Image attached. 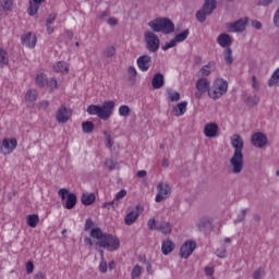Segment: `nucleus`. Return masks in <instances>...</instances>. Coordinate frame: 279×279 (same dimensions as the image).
<instances>
[{
    "label": "nucleus",
    "instance_id": "nucleus-50",
    "mask_svg": "<svg viewBox=\"0 0 279 279\" xmlns=\"http://www.w3.org/2000/svg\"><path fill=\"white\" fill-rule=\"evenodd\" d=\"M177 43H178V41H175V39L173 38V39H171L169 43H166V45H163V46L161 47V49H162L163 51H167V50H169V49H172V47H175Z\"/></svg>",
    "mask_w": 279,
    "mask_h": 279
},
{
    "label": "nucleus",
    "instance_id": "nucleus-58",
    "mask_svg": "<svg viewBox=\"0 0 279 279\" xmlns=\"http://www.w3.org/2000/svg\"><path fill=\"white\" fill-rule=\"evenodd\" d=\"M199 73L203 77H208V75H210V70H208V68L206 66H203L201 70H199Z\"/></svg>",
    "mask_w": 279,
    "mask_h": 279
},
{
    "label": "nucleus",
    "instance_id": "nucleus-40",
    "mask_svg": "<svg viewBox=\"0 0 279 279\" xmlns=\"http://www.w3.org/2000/svg\"><path fill=\"white\" fill-rule=\"evenodd\" d=\"M130 112H132V109H130V106L128 105H122L119 108V114L120 117H124L128 118V116L130 114Z\"/></svg>",
    "mask_w": 279,
    "mask_h": 279
},
{
    "label": "nucleus",
    "instance_id": "nucleus-38",
    "mask_svg": "<svg viewBox=\"0 0 279 279\" xmlns=\"http://www.w3.org/2000/svg\"><path fill=\"white\" fill-rule=\"evenodd\" d=\"M167 93H168V101L175 102L180 99V93L173 92V89L171 88H168Z\"/></svg>",
    "mask_w": 279,
    "mask_h": 279
},
{
    "label": "nucleus",
    "instance_id": "nucleus-17",
    "mask_svg": "<svg viewBox=\"0 0 279 279\" xmlns=\"http://www.w3.org/2000/svg\"><path fill=\"white\" fill-rule=\"evenodd\" d=\"M217 43L223 49H230L232 46V37L229 34L222 33L217 37Z\"/></svg>",
    "mask_w": 279,
    "mask_h": 279
},
{
    "label": "nucleus",
    "instance_id": "nucleus-29",
    "mask_svg": "<svg viewBox=\"0 0 279 279\" xmlns=\"http://www.w3.org/2000/svg\"><path fill=\"white\" fill-rule=\"evenodd\" d=\"M39 221H40V218L36 214L28 215L26 218V222H27V226H29V228H36Z\"/></svg>",
    "mask_w": 279,
    "mask_h": 279
},
{
    "label": "nucleus",
    "instance_id": "nucleus-51",
    "mask_svg": "<svg viewBox=\"0 0 279 279\" xmlns=\"http://www.w3.org/2000/svg\"><path fill=\"white\" fill-rule=\"evenodd\" d=\"M69 190L66 189H61L58 192V195L61 197L62 202L66 201V197L70 195Z\"/></svg>",
    "mask_w": 279,
    "mask_h": 279
},
{
    "label": "nucleus",
    "instance_id": "nucleus-23",
    "mask_svg": "<svg viewBox=\"0 0 279 279\" xmlns=\"http://www.w3.org/2000/svg\"><path fill=\"white\" fill-rule=\"evenodd\" d=\"M36 99H38V90L36 89H28L25 95V101L27 106L32 107L36 104Z\"/></svg>",
    "mask_w": 279,
    "mask_h": 279
},
{
    "label": "nucleus",
    "instance_id": "nucleus-43",
    "mask_svg": "<svg viewBox=\"0 0 279 279\" xmlns=\"http://www.w3.org/2000/svg\"><path fill=\"white\" fill-rule=\"evenodd\" d=\"M46 86H48L50 90H56V88H58V81L56 78H47Z\"/></svg>",
    "mask_w": 279,
    "mask_h": 279
},
{
    "label": "nucleus",
    "instance_id": "nucleus-9",
    "mask_svg": "<svg viewBox=\"0 0 279 279\" xmlns=\"http://www.w3.org/2000/svg\"><path fill=\"white\" fill-rule=\"evenodd\" d=\"M248 21L250 20L247 17H242L235 22L228 23L227 29H228V32H230L232 34H239L241 32H245Z\"/></svg>",
    "mask_w": 279,
    "mask_h": 279
},
{
    "label": "nucleus",
    "instance_id": "nucleus-56",
    "mask_svg": "<svg viewBox=\"0 0 279 279\" xmlns=\"http://www.w3.org/2000/svg\"><path fill=\"white\" fill-rule=\"evenodd\" d=\"M26 274L29 276V274H34V263L27 262L26 263Z\"/></svg>",
    "mask_w": 279,
    "mask_h": 279
},
{
    "label": "nucleus",
    "instance_id": "nucleus-18",
    "mask_svg": "<svg viewBox=\"0 0 279 279\" xmlns=\"http://www.w3.org/2000/svg\"><path fill=\"white\" fill-rule=\"evenodd\" d=\"M219 132V125L217 123H208L205 125L204 134L207 138H215Z\"/></svg>",
    "mask_w": 279,
    "mask_h": 279
},
{
    "label": "nucleus",
    "instance_id": "nucleus-37",
    "mask_svg": "<svg viewBox=\"0 0 279 279\" xmlns=\"http://www.w3.org/2000/svg\"><path fill=\"white\" fill-rule=\"evenodd\" d=\"M84 134H90L95 130V124L93 121H85L82 123Z\"/></svg>",
    "mask_w": 279,
    "mask_h": 279
},
{
    "label": "nucleus",
    "instance_id": "nucleus-16",
    "mask_svg": "<svg viewBox=\"0 0 279 279\" xmlns=\"http://www.w3.org/2000/svg\"><path fill=\"white\" fill-rule=\"evenodd\" d=\"M141 208L138 207V205L131 210L124 218V223L125 226H132L133 223L136 222V219H138V217H141V213H140Z\"/></svg>",
    "mask_w": 279,
    "mask_h": 279
},
{
    "label": "nucleus",
    "instance_id": "nucleus-10",
    "mask_svg": "<svg viewBox=\"0 0 279 279\" xmlns=\"http://www.w3.org/2000/svg\"><path fill=\"white\" fill-rule=\"evenodd\" d=\"M195 247H197V243L193 240L185 241L184 244L180 248L181 258H189L193 252H195Z\"/></svg>",
    "mask_w": 279,
    "mask_h": 279
},
{
    "label": "nucleus",
    "instance_id": "nucleus-41",
    "mask_svg": "<svg viewBox=\"0 0 279 279\" xmlns=\"http://www.w3.org/2000/svg\"><path fill=\"white\" fill-rule=\"evenodd\" d=\"M141 274H143V268L141 267V265H135L132 269L131 278L136 279L141 276Z\"/></svg>",
    "mask_w": 279,
    "mask_h": 279
},
{
    "label": "nucleus",
    "instance_id": "nucleus-45",
    "mask_svg": "<svg viewBox=\"0 0 279 279\" xmlns=\"http://www.w3.org/2000/svg\"><path fill=\"white\" fill-rule=\"evenodd\" d=\"M265 275V268L259 267L253 271V279H260Z\"/></svg>",
    "mask_w": 279,
    "mask_h": 279
},
{
    "label": "nucleus",
    "instance_id": "nucleus-3",
    "mask_svg": "<svg viewBox=\"0 0 279 279\" xmlns=\"http://www.w3.org/2000/svg\"><path fill=\"white\" fill-rule=\"evenodd\" d=\"M114 106L116 104L113 100H107L102 104V106L89 105L87 107V112L92 116H96L102 121H108V119L112 117V112H114Z\"/></svg>",
    "mask_w": 279,
    "mask_h": 279
},
{
    "label": "nucleus",
    "instance_id": "nucleus-15",
    "mask_svg": "<svg viewBox=\"0 0 279 279\" xmlns=\"http://www.w3.org/2000/svg\"><path fill=\"white\" fill-rule=\"evenodd\" d=\"M21 40L22 45L28 47L29 49H34V47H36V43H38V38L36 35L32 34V32L22 35Z\"/></svg>",
    "mask_w": 279,
    "mask_h": 279
},
{
    "label": "nucleus",
    "instance_id": "nucleus-63",
    "mask_svg": "<svg viewBox=\"0 0 279 279\" xmlns=\"http://www.w3.org/2000/svg\"><path fill=\"white\" fill-rule=\"evenodd\" d=\"M253 27L255 29H263V23L258 22V21H254L253 22Z\"/></svg>",
    "mask_w": 279,
    "mask_h": 279
},
{
    "label": "nucleus",
    "instance_id": "nucleus-59",
    "mask_svg": "<svg viewBox=\"0 0 279 279\" xmlns=\"http://www.w3.org/2000/svg\"><path fill=\"white\" fill-rule=\"evenodd\" d=\"M271 3H274V0H262L257 3V5H263L266 8L267 5H271Z\"/></svg>",
    "mask_w": 279,
    "mask_h": 279
},
{
    "label": "nucleus",
    "instance_id": "nucleus-46",
    "mask_svg": "<svg viewBox=\"0 0 279 279\" xmlns=\"http://www.w3.org/2000/svg\"><path fill=\"white\" fill-rule=\"evenodd\" d=\"M105 166L109 171H114V169H117V162H114V159H106Z\"/></svg>",
    "mask_w": 279,
    "mask_h": 279
},
{
    "label": "nucleus",
    "instance_id": "nucleus-25",
    "mask_svg": "<svg viewBox=\"0 0 279 279\" xmlns=\"http://www.w3.org/2000/svg\"><path fill=\"white\" fill-rule=\"evenodd\" d=\"M157 230L158 232H161V234H171V232H173V227L167 221H161L158 223Z\"/></svg>",
    "mask_w": 279,
    "mask_h": 279
},
{
    "label": "nucleus",
    "instance_id": "nucleus-55",
    "mask_svg": "<svg viewBox=\"0 0 279 279\" xmlns=\"http://www.w3.org/2000/svg\"><path fill=\"white\" fill-rule=\"evenodd\" d=\"M56 19H58V13L50 14L46 20V25H53Z\"/></svg>",
    "mask_w": 279,
    "mask_h": 279
},
{
    "label": "nucleus",
    "instance_id": "nucleus-35",
    "mask_svg": "<svg viewBox=\"0 0 279 279\" xmlns=\"http://www.w3.org/2000/svg\"><path fill=\"white\" fill-rule=\"evenodd\" d=\"M104 58H114L117 56V48L114 46H108L102 51Z\"/></svg>",
    "mask_w": 279,
    "mask_h": 279
},
{
    "label": "nucleus",
    "instance_id": "nucleus-2",
    "mask_svg": "<svg viewBox=\"0 0 279 279\" xmlns=\"http://www.w3.org/2000/svg\"><path fill=\"white\" fill-rule=\"evenodd\" d=\"M231 145L234 149L233 156L230 158V166L232 167V173L239 174L243 171V137L239 134L231 136Z\"/></svg>",
    "mask_w": 279,
    "mask_h": 279
},
{
    "label": "nucleus",
    "instance_id": "nucleus-60",
    "mask_svg": "<svg viewBox=\"0 0 279 279\" xmlns=\"http://www.w3.org/2000/svg\"><path fill=\"white\" fill-rule=\"evenodd\" d=\"M252 83H253V88L255 89V90H258V88H260V86L258 85V81L256 80V76H252Z\"/></svg>",
    "mask_w": 279,
    "mask_h": 279
},
{
    "label": "nucleus",
    "instance_id": "nucleus-21",
    "mask_svg": "<svg viewBox=\"0 0 279 279\" xmlns=\"http://www.w3.org/2000/svg\"><path fill=\"white\" fill-rule=\"evenodd\" d=\"M151 86L156 90L162 88L165 86V75L162 73H156L153 77Z\"/></svg>",
    "mask_w": 279,
    "mask_h": 279
},
{
    "label": "nucleus",
    "instance_id": "nucleus-53",
    "mask_svg": "<svg viewBox=\"0 0 279 279\" xmlns=\"http://www.w3.org/2000/svg\"><path fill=\"white\" fill-rule=\"evenodd\" d=\"M208 226H210V221L208 220H202L199 223H198V229L201 232H204V230H206L208 228Z\"/></svg>",
    "mask_w": 279,
    "mask_h": 279
},
{
    "label": "nucleus",
    "instance_id": "nucleus-1",
    "mask_svg": "<svg viewBox=\"0 0 279 279\" xmlns=\"http://www.w3.org/2000/svg\"><path fill=\"white\" fill-rule=\"evenodd\" d=\"M92 239H97L96 245L107 250L108 252H117L121 247V241L118 236H114L110 233H104L101 228L95 227L90 231Z\"/></svg>",
    "mask_w": 279,
    "mask_h": 279
},
{
    "label": "nucleus",
    "instance_id": "nucleus-7",
    "mask_svg": "<svg viewBox=\"0 0 279 279\" xmlns=\"http://www.w3.org/2000/svg\"><path fill=\"white\" fill-rule=\"evenodd\" d=\"M144 39L146 43V49H148L151 53H156L158 49H160V38L154 32L146 31L144 33Z\"/></svg>",
    "mask_w": 279,
    "mask_h": 279
},
{
    "label": "nucleus",
    "instance_id": "nucleus-44",
    "mask_svg": "<svg viewBox=\"0 0 279 279\" xmlns=\"http://www.w3.org/2000/svg\"><path fill=\"white\" fill-rule=\"evenodd\" d=\"M245 217H247V209H242L234 220V223H241L242 221H245Z\"/></svg>",
    "mask_w": 279,
    "mask_h": 279
},
{
    "label": "nucleus",
    "instance_id": "nucleus-49",
    "mask_svg": "<svg viewBox=\"0 0 279 279\" xmlns=\"http://www.w3.org/2000/svg\"><path fill=\"white\" fill-rule=\"evenodd\" d=\"M147 228H148V230H150V231L158 230V226H156V219H155V218H150V219L147 221Z\"/></svg>",
    "mask_w": 279,
    "mask_h": 279
},
{
    "label": "nucleus",
    "instance_id": "nucleus-62",
    "mask_svg": "<svg viewBox=\"0 0 279 279\" xmlns=\"http://www.w3.org/2000/svg\"><path fill=\"white\" fill-rule=\"evenodd\" d=\"M39 107L44 108V110H47L49 108V100H43L39 102Z\"/></svg>",
    "mask_w": 279,
    "mask_h": 279
},
{
    "label": "nucleus",
    "instance_id": "nucleus-48",
    "mask_svg": "<svg viewBox=\"0 0 279 279\" xmlns=\"http://www.w3.org/2000/svg\"><path fill=\"white\" fill-rule=\"evenodd\" d=\"M1 7L5 12H12V0H3Z\"/></svg>",
    "mask_w": 279,
    "mask_h": 279
},
{
    "label": "nucleus",
    "instance_id": "nucleus-14",
    "mask_svg": "<svg viewBox=\"0 0 279 279\" xmlns=\"http://www.w3.org/2000/svg\"><path fill=\"white\" fill-rule=\"evenodd\" d=\"M137 66L140 71H143V73H146V71H149L151 68V57L148 54H143L137 58Z\"/></svg>",
    "mask_w": 279,
    "mask_h": 279
},
{
    "label": "nucleus",
    "instance_id": "nucleus-4",
    "mask_svg": "<svg viewBox=\"0 0 279 279\" xmlns=\"http://www.w3.org/2000/svg\"><path fill=\"white\" fill-rule=\"evenodd\" d=\"M148 26L153 29V32L165 35L173 34V32H175V24H173L169 17H157L148 22Z\"/></svg>",
    "mask_w": 279,
    "mask_h": 279
},
{
    "label": "nucleus",
    "instance_id": "nucleus-33",
    "mask_svg": "<svg viewBox=\"0 0 279 279\" xmlns=\"http://www.w3.org/2000/svg\"><path fill=\"white\" fill-rule=\"evenodd\" d=\"M43 2H34L33 0L29 1L28 14L29 16L36 15L38 10H40V4Z\"/></svg>",
    "mask_w": 279,
    "mask_h": 279
},
{
    "label": "nucleus",
    "instance_id": "nucleus-27",
    "mask_svg": "<svg viewBox=\"0 0 279 279\" xmlns=\"http://www.w3.org/2000/svg\"><path fill=\"white\" fill-rule=\"evenodd\" d=\"M96 196L93 193H84L81 196L83 206H93L95 204Z\"/></svg>",
    "mask_w": 279,
    "mask_h": 279
},
{
    "label": "nucleus",
    "instance_id": "nucleus-24",
    "mask_svg": "<svg viewBox=\"0 0 279 279\" xmlns=\"http://www.w3.org/2000/svg\"><path fill=\"white\" fill-rule=\"evenodd\" d=\"M186 106H189V102L182 101L179 102L175 107H173L172 112L174 117H182L186 112Z\"/></svg>",
    "mask_w": 279,
    "mask_h": 279
},
{
    "label": "nucleus",
    "instance_id": "nucleus-11",
    "mask_svg": "<svg viewBox=\"0 0 279 279\" xmlns=\"http://www.w3.org/2000/svg\"><path fill=\"white\" fill-rule=\"evenodd\" d=\"M267 135L263 132H257L252 135V145L257 147V149H263V147L267 146Z\"/></svg>",
    "mask_w": 279,
    "mask_h": 279
},
{
    "label": "nucleus",
    "instance_id": "nucleus-39",
    "mask_svg": "<svg viewBox=\"0 0 279 279\" xmlns=\"http://www.w3.org/2000/svg\"><path fill=\"white\" fill-rule=\"evenodd\" d=\"M189 34H191V32L189 29H185L182 33L175 35L174 37L175 43H184V40L189 38Z\"/></svg>",
    "mask_w": 279,
    "mask_h": 279
},
{
    "label": "nucleus",
    "instance_id": "nucleus-61",
    "mask_svg": "<svg viewBox=\"0 0 279 279\" xmlns=\"http://www.w3.org/2000/svg\"><path fill=\"white\" fill-rule=\"evenodd\" d=\"M205 274L206 276H213V274H215V268L213 267H205Z\"/></svg>",
    "mask_w": 279,
    "mask_h": 279
},
{
    "label": "nucleus",
    "instance_id": "nucleus-54",
    "mask_svg": "<svg viewBox=\"0 0 279 279\" xmlns=\"http://www.w3.org/2000/svg\"><path fill=\"white\" fill-rule=\"evenodd\" d=\"M128 73L130 75V80H134L136 77V75H138V73L136 72V68H134L132 65L129 66Z\"/></svg>",
    "mask_w": 279,
    "mask_h": 279
},
{
    "label": "nucleus",
    "instance_id": "nucleus-57",
    "mask_svg": "<svg viewBox=\"0 0 279 279\" xmlns=\"http://www.w3.org/2000/svg\"><path fill=\"white\" fill-rule=\"evenodd\" d=\"M99 271L101 274H106V271H108V263L102 260L99 265Z\"/></svg>",
    "mask_w": 279,
    "mask_h": 279
},
{
    "label": "nucleus",
    "instance_id": "nucleus-30",
    "mask_svg": "<svg viewBox=\"0 0 279 279\" xmlns=\"http://www.w3.org/2000/svg\"><path fill=\"white\" fill-rule=\"evenodd\" d=\"M54 71L57 73H69V63L64 61H59L57 64L53 66Z\"/></svg>",
    "mask_w": 279,
    "mask_h": 279
},
{
    "label": "nucleus",
    "instance_id": "nucleus-64",
    "mask_svg": "<svg viewBox=\"0 0 279 279\" xmlns=\"http://www.w3.org/2000/svg\"><path fill=\"white\" fill-rule=\"evenodd\" d=\"M45 278H46L45 272L38 271V272L35 275V278H34V279H45Z\"/></svg>",
    "mask_w": 279,
    "mask_h": 279
},
{
    "label": "nucleus",
    "instance_id": "nucleus-52",
    "mask_svg": "<svg viewBox=\"0 0 279 279\" xmlns=\"http://www.w3.org/2000/svg\"><path fill=\"white\" fill-rule=\"evenodd\" d=\"M227 252L226 246L217 248L216 256H218V258H226Z\"/></svg>",
    "mask_w": 279,
    "mask_h": 279
},
{
    "label": "nucleus",
    "instance_id": "nucleus-20",
    "mask_svg": "<svg viewBox=\"0 0 279 279\" xmlns=\"http://www.w3.org/2000/svg\"><path fill=\"white\" fill-rule=\"evenodd\" d=\"M196 89L201 93H208L210 95V81L208 78H199L196 82Z\"/></svg>",
    "mask_w": 279,
    "mask_h": 279
},
{
    "label": "nucleus",
    "instance_id": "nucleus-13",
    "mask_svg": "<svg viewBox=\"0 0 279 279\" xmlns=\"http://www.w3.org/2000/svg\"><path fill=\"white\" fill-rule=\"evenodd\" d=\"M71 111L66 108V106H61L56 113V119L58 123H66L69 119H71Z\"/></svg>",
    "mask_w": 279,
    "mask_h": 279
},
{
    "label": "nucleus",
    "instance_id": "nucleus-5",
    "mask_svg": "<svg viewBox=\"0 0 279 279\" xmlns=\"http://www.w3.org/2000/svg\"><path fill=\"white\" fill-rule=\"evenodd\" d=\"M226 93H228V81L217 78L209 89V97L214 100L221 99Z\"/></svg>",
    "mask_w": 279,
    "mask_h": 279
},
{
    "label": "nucleus",
    "instance_id": "nucleus-8",
    "mask_svg": "<svg viewBox=\"0 0 279 279\" xmlns=\"http://www.w3.org/2000/svg\"><path fill=\"white\" fill-rule=\"evenodd\" d=\"M171 196V186L169 183L159 182L157 184V195L155 197V202L160 204V202H165V199H169Z\"/></svg>",
    "mask_w": 279,
    "mask_h": 279
},
{
    "label": "nucleus",
    "instance_id": "nucleus-22",
    "mask_svg": "<svg viewBox=\"0 0 279 279\" xmlns=\"http://www.w3.org/2000/svg\"><path fill=\"white\" fill-rule=\"evenodd\" d=\"M173 250H175V244L173 243V241H171L170 239L162 241L161 252L163 256H169V254H171Z\"/></svg>",
    "mask_w": 279,
    "mask_h": 279
},
{
    "label": "nucleus",
    "instance_id": "nucleus-36",
    "mask_svg": "<svg viewBox=\"0 0 279 279\" xmlns=\"http://www.w3.org/2000/svg\"><path fill=\"white\" fill-rule=\"evenodd\" d=\"M268 86H279V68L272 73L268 81Z\"/></svg>",
    "mask_w": 279,
    "mask_h": 279
},
{
    "label": "nucleus",
    "instance_id": "nucleus-31",
    "mask_svg": "<svg viewBox=\"0 0 279 279\" xmlns=\"http://www.w3.org/2000/svg\"><path fill=\"white\" fill-rule=\"evenodd\" d=\"M35 83L39 88H45V86H47V74H37Z\"/></svg>",
    "mask_w": 279,
    "mask_h": 279
},
{
    "label": "nucleus",
    "instance_id": "nucleus-19",
    "mask_svg": "<svg viewBox=\"0 0 279 279\" xmlns=\"http://www.w3.org/2000/svg\"><path fill=\"white\" fill-rule=\"evenodd\" d=\"M125 195H128V191L121 190L116 194V198L113 201L105 203L102 207L108 208V210H110V206H112V208H114L116 206H119V199H123Z\"/></svg>",
    "mask_w": 279,
    "mask_h": 279
},
{
    "label": "nucleus",
    "instance_id": "nucleus-42",
    "mask_svg": "<svg viewBox=\"0 0 279 279\" xmlns=\"http://www.w3.org/2000/svg\"><path fill=\"white\" fill-rule=\"evenodd\" d=\"M104 134L106 138V147H108V149H112V146L114 145V142L112 141V135L108 131H105Z\"/></svg>",
    "mask_w": 279,
    "mask_h": 279
},
{
    "label": "nucleus",
    "instance_id": "nucleus-12",
    "mask_svg": "<svg viewBox=\"0 0 279 279\" xmlns=\"http://www.w3.org/2000/svg\"><path fill=\"white\" fill-rule=\"evenodd\" d=\"M19 145V142L16 141V138H4L2 141V147L4 148H1V151L2 154H12L16 147Z\"/></svg>",
    "mask_w": 279,
    "mask_h": 279
},
{
    "label": "nucleus",
    "instance_id": "nucleus-32",
    "mask_svg": "<svg viewBox=\"0 0 279 279\" xmlns=\"http://www.w3.org/2000/svg\"><path fill=\"white\" fill-rule=\"evenodd\" d=\"M10 58L8 57V52L3 50V48H0V69H3V66H8Z\"/></svg>",
    "mask_w": 279,
    "mask_h": 279
},
{
    "label": "nucleus",
    "instance_id": "nucleus-6",
    "mask_svg": "<svg viewBox=\"0 0 279 279\" xmlns=\"http://www.w3.org/2000/svg\"><path fill=\"white\" fill-rule=\"evenodd\" d=\"M217 10V0H205L201 10L196 12V19L199 23H206V16H210Z\"/></svg>",
    "mask_w": 279,
    "mask_h": 279
},
{
    "label": "nucleus",
    "instance_id": "nucleus-47",
    "mask_svg": "<svg viewBox=\"0 0 279 279\" xmlns=\"http://www.w3.org/2000/svg\"><path fill=\"white\" fill-rule=\"evenodd\" d=\"M94 226H95V222H93V219L88 218L84 226L85 232H92L93 230H95Z\"/></svg>",
    "mask_w": 279,
    "mask_h": 279
},
{
    "label": "nucleus",
    "instance_id": "nucleus-28",
    "mask_svg": "<svg viewBox=\"0 0 279 279\" xmlns=\"http://www.w3.org/2000/svg\"><path fill=\"white\" fill-rule=\"evenodd\" d=\"M75 204H77V196L73 193L68 194L65 198V208L72 210V208H75Z\"/></svg>",
    "mask_w": 279,
    "mask_h": 279
},
{
    "label": "nucleus",
    "instance_id": "nucleus-26",
    "mask_svg": "<svg viewBox=\"0 0 279 279\" xmlns=\"http://www.w3.org/2000/svg\"><path fill=\"white\" fill-rule=\"evenodd\" d=\"M243 101H244V104H246V106L254 107V106H258V104H260V98L256 95L250 96V95L245 94L243 96Z\"/></svg>",
    "mask_w": 279,
    "mask_h": 279
},
{
    "label": "nucleus",
    "instance_id": "nucleus-34",
    "mask_svg": "<svg viewBox=\"0 0 279 279\" xmlns=\"http://www.w3.org/2000/svg\"><path fill=\"white\" fill-rule=\"evenodd\" d=\"M226 64H232L234 58L232 57V48H226L222 52Z\"/></svg>",
    "mask_w": 279,
    "mask_h": 279
}]
</instances>
